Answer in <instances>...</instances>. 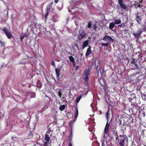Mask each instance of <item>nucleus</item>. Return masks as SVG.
I'll use <instances>...</instances> for the list:
<instances>
[{"instance_id":"obj_36","label":"nucleus","mask_w":146,"mask_h":146,"mask_svg":"<svg viewBox=\"0 0 146 146\" xmlns=\"http://www.w3.org/2000/svg\"><path fill=\"white\" fill-rule=\"evenodd\" d=\"M109 44L108 42H107L106 43H102L101 44V45L102 46H104L106 47Z\"/></svg>"},{"instance_id":"obj_7","label":"nucleus","mask_w":146,"mask_h":146,"mask_svg":"<svg viewBox=\"0 0 146 146\" xmlns=\"http://www.w3.org/2000/svg\"><path fill=\"white\" fill-rule=\"evenodd\" d=\"M2 30L4 31L8 38L10 39L11 38H13V36L12 34L9 31L6 27L4 28Z\"/></svg>"},{"instance_id":"obj_10","label":"nucleus","mask_w":146,"mask_h":146,"mask_svg":"<svg viewBox=\"0 0 146 146\" xmlns=\"http://www.w3.org/2000/svg\"><path fill=\"white\" fill-rule=\"evenodd\" d=\"M126 138L118 140L119 145L120 146H124L125 141H128L127 137H126Z\"/></svg>"},{"instance_id":"obj_17","label":"nucleus","mask_w":146,"mask_h":146,"mask_svg":"<svg viewBox=\"0 0 146 146\" xmlns=\"http://www.w3.org/2000/svg\"><path fill=\"white\" fill-rule=\"evenodd\" d=\"M88 44V40L85 41L83 42L82 44V49H83L85 47H87Z\"/></svg>"},{"instance_id":"obj_15","label":"nucleus","mask_w":146,"mask_h":146,"mask_svg":"<svg viewBox=\"0 0 146 146\" xmlns=\"http://www.w3.org/2000/svg\"><path fill=\"white\" fill-rule=\"evenodd\" d=\"M56 20L54 19H50L49 20L48 23L50 25L53 26L54 24V22H56Z\"/></svg>"},{"instance_id":"obj_42","label":"nucleus","mask_w":146,"mask_h":146,"mask_svg":"<svg viewBox=\"0 0 146 146\" xmlns=\"http://www.w3.org/2000/svg\"><path fill=\"white\" fill-rule=\"evenodd\" d=\"M89 80V77L88 76H86L85 78H84V80L85 81L88 82V81Z\"/></svg>"},{"instance_id":"obj_32","label":"nucleus","mask_w":146,"mask_h":146,"mask_svg":"<svg viewBox=\"0 0 146 146\" xmlns=\"http://www.w3.org/2000/svg\"><path fill=\"white\" fill-rule=\"evenodd\" d=\"M49 141H46L44 142V144L42 146H48L49 143L50 144L51 143V141H50V142H49Z\"/></svg>"},{"instance_id":"obj_62","label":"nucleus","mask_w":146,"mask_h":146,"mask_svg":"<svg viewBox=\"0 0 146 146\" xmlns=\"http://www.w3.org/2000/svg\"><path fill=\"white\" fill-rule=\"evenodd\" d=\"M70 10H69V12H70Z\"/></svg>"},{"instance_id":"obj_2","label":"nucleus","mask_w":146,"mask_h":146,"mask_svg":"<svg viewBox=\"0 0 146 146\" xmlns=\"http://www.w3.org/2000/svg\"><path fill=\"white\" fill-rule=\"evenodd\" d=\"M116 125V122L115 121H111L109 123L108 121L107 122L104 129V137H105V134H108L109 129L111 131H113L115 125Z\"/></svg>"},{"instance_id":"obj_24","label":"nucleus","mask_w":146,"mask_h":146,"mask_svg":"<svg viewBox=\"0 0 146 146\" xmlns=\"http://www.w3.org/2000/svg\"><path fill=\"white\" fill-rule=\"evenodd\" d=\"M126 23H127V22L126 21L125 22L122 23H121L119 25H118V27L120 28L123 27H125L126 26Z\"/></svg>"},{"instance_id":"obj_6","label":"nucleus","mask_w":146,"mask_h":146,"mask_svg":"<svg viewBox=\"0 0 146 146\" xmlns=\"http://www.w3.org/2000/svg\"><path fill=\"white\" fill-rule=\"evenodd\" d=\"M52 130H51L50 129H48V131L46 132L45 135L44 140L45 141H49L50 137L52 136Z\"/></svg>"},{"instance_id":"obj_13","label":"nucleus","mask_w":146,"mask_h":146,"mask_svg":"<svg viewBox=\"0 0 146 146\" xmlns=\"http://www.w3.org/2000/svg\"><path fill=\"white\" fill-rule=\"evenodd\" d=\"M118 3L121 7L123 9H125L126 8V7L125 5L123 4L122 0H118Z\"/></svg>"},{"instance_id":"obj_34","label":"nucleus","mask_w":146,"mask_h":146,"mask_svg":"<svg viewBox=\"0 0 146 146\" xmlns=\"http://www.w3.org/2000/svg\"><path fill=\"white\" fill-rule=\"evenodd\" d=\"M69 59L72 62L74 61V58L72 56H69Z\"/></svg>"},{"instance_id":"obj_27","label":"nucleus","mask_w":146,"mask_h":146,"mask_svg":"<svg viewBox=\"0 0 146 146\" xmlns=\"http://www.w3.org/2000/svg\"><path fill=\"white\" fill-rule=\"evenodd\" d=\"M65 106L64 105H62L60 106L59 108V109L60 111H63L65 109Z\"/></svg>"},{"instance_id":"obj_16","label":"nucleus","mask_w":146,"mask_h":146,"mask_svg":"<svg viewBox=\"0 0 146 146\" xmlns=\"http://www.w3.org/2000/svg\"><path fill=\"white\" fill-rule=\"evenodd\" d=\"M142 33V31H137V34L135 33H133V35L136 38H138L139 36H140L141 35Z\"/></svg>"},{"instance_id":"obj_23","label":"nucleus","mask_w":146,"mask_h":146,"mask_svg":"<svg viewBox=\"0 0 146 146\" xmlns=\"http://www.w3.org/2000/svg\"><path fill=\"white\" fill-rule=\"evenodd\" d=\"M121 21L120 19H116L115 20L114 23L115 25H119L121 23Z\"/></svg>"},{"instance_id":"obj_58","label":"nucleus","mask_w":146,"mask_h":146,"mask_svg":"<svg viewBox=\"0 0 146 146\" xmlns=\"http://www.w3.org/2000/svg\"><path fill=\"white\" fill-rule=\"evenodd\" d=\"M12 139H13V137H12Z\"/></svg>"},{"instance_id":"obj_61","label":"nucleus","mask_w":146,"mask_h":146,"mask_svg":"<svg viewBox=\"0 0 146 146\" xmlns=\"http://www.w3.org/2000/svg\"><path fill=\"white\" fill-rule=\"evenodd\" d=\"M124 129H125H125H126V128H125H125H124Z\"/></svg>"},{"instance_id":"obj_11","label":"nucleus","mask_w":146,"mask_h":146,"mask_svg":"<svg viewBox=\"0 0 146 146\" xmlns=\"http://www.w3.org/2000/svg\"><path fill=\"white\" fill-rule=\"evenodd\" d=\"M139 13L137 12L136 14V18L135 20L138 23L140 24L141 23V17L139 16Z\"/></svg>"},{"instance_id":"obj_28","label":"nucleus","mask_w":146,"mask_h":146,"mask_svg":"<svg viewBox=\"0 0 146 146\" xmlns=\"http://www.w3.org/2000/svg\"><path fill=\"white\" fill-rule=\"evenodd\" d=\"M84 74L85 76H88L90 75V71L88 70H85Z\"/></svg>"},{"instance_id":"obj_25","label":"nucleus","mask_w":146,"mask_h":146,"mask_svg":"<svg viewBox=\"0 0 146 146\" xmlns=\"http://www.w3.org/2000/svg\"><path fill=\"white\" fill-rule=\"evenodd\" d=\"M37 86L39 89L42 87V85L39 80H38L36 84Z\"/></svg>"},{"instance_id":"obj_55","label":"nucleus","mask_w":146,"mask_h":146,"mask_svg":"<svg viewBox=\"0 0 146 146\" xmlns=\"http://www.w3.org/2000/svg\"><path fill=\"white\" fill-rule=\"evenodd\" d=\"M77 48H78V50H79V47L78 46V45H77Z\"/></svg>"},{"instance_id":"obj_8","label":"nucleus","mask_w":146,"mask_h":146,"mask_svg":"<svg viewBox=\"0 0 146 146\" xmlns=\"http://www.w3.org/2000/svg\"><path fill=\"white\" fill-rule=\"evenodd\" d=\"M102 40L107 42H108L109 44L111 42H113L114 41V39L112 38L111 36L107 35H105L102 39Z\"/></svg>"},{"instance_id":"obj_33","label":"nucleus","mask_w":146,"mask_h":146,"mask_svg":"<svg viewBox=\"0 0 146 146\" xmlns=\"http://www.w3.org/2000/svg\"><path fill=\"white\" fill-rule=\"evenodd\" d=\"M119 137L120 138V139H124L125 138H126V137H127L124 135H120L119 136Z\"/></svg>"},{"instance_id":"obj_45","label":"nucleus","mask_w":146,"mask_h":146,"mask_svg":"<svg viewBox=\"0 0 146 146\" xmlns=\"http://www.w3.org/2000/svg\"><path fill=\"white\" fill-rule=\"evenodd\" d=\"M51 64L53 66H54L55 65V62L54 61H51Z\"/></svg>"},{"instance_id":"obj_52","label":"nucleus","mask_w":146,"mask_h":146,"mask_svg":"<svg viewBox=\"0 0 146 146\" xmlns=\"http://www.w3.org/2000/svg\"><path fill=\"white\" fill-rule=\"evenodd\" d=\"M131 122H132V123L133 122V118H132V120H131Z\"/></svg>"},{"instance_id":"obj_40","label":"nucleus","mask_w":146,"mask_h":146,"mask_svg":"<svg viewBox=\"0 0 146 146\" xmlns=\"http://www.w3.org/2000/svg\"><path fill=\"white\" fill-rule=\"evenodd\" d=\"M25 36H26V35H21V36L20 39H21V42H22L23 39L24 38V37Z\"/></svg>"},{"instance_id":"obj_44","label":"nucleus","mask_w":146,"mask_h":146,"mask_svg":"<svg viewBox=\"0 0 146 146\" xmlns=\"http://www.w3.org/2000/svg\"><path fill=\"white\" fill-rule=\"evenodd\" d=\"M72 63L74 67H75L76 66V62L75 61L72 62Z\"/></svg>"},{"instance_id":"obj_3","label":"nucleus","mask_w":146,"mask_h":146,"mask_svg":"<svg viewBox=\"0 0 146 146\" xmlns=\"http://www.w3.org/2000/svg\"><path fill=\"white\" fill-rule=\"evenodd\" d=\"M116 125V122L115 121H111L109 123L108 121L107 122L104 129V137H105V134H108L109 129L111 131H113L115 125Z\"/></svg>"},{"instance_id":"obj_26","label":"nucleus","mask_w":146,"mask_h":146,"mask_svg":"<svg viewBox=\"0 0 146 146\" xmlns=\"http://www.w3.org/2000/svg\"><path fill=\"white\" fill-rule=\"evenodd\" d=\"M33 132L31 131L28 136V139H30L32 138L33 137Z\"/></svg>"},{"instance_id":"obj_12","label":"nucleus","mask_w":146,"mask_h":146,"mask_svg":"<svg viewBox=\"0 0 146 146\" xmlns=\"http://www.w3.org/2000/svg\"><path fill=\"white\" fill-rule=\"evenodd\" d=\"M116 125H115V127H114V129L113 131H111L113 132V134L116 137L115 140H117L118 139V135L117 131H116Z\"/></svg>"},{"instance_id":"obj_1","label":"nucleus","mask_w":146,"mask_h":146,"mask_svg":"<svg viewBox=\"0 0 146 146\" xmlns=\"http://www.w3.org/2000/svg\"><path fill=\"white\" fill-rule=\"evenodd\" d=\"M116 125V122L115 121H111L109 123L108 121L107 122L104 129V137H105V134H108L109 129L111 131H113L115 125Z\"/></svg>"},{"instance_id":"obj_47","label":"nucleus","mask_w":146,"mask_h":146,"mask_svg":"<svg viewBox=\"0 0 146 146\" xmlns=\"http://www.w3.org/2000/svg\"><path fill=\"white\" fill-rule=\"evenodd\" d=\"M106 87L105 86H104L103 88V89L104 90L105 92V91H106Z\"/></svg>"},{"instance_id":"obj_29","label":"nucleus","mask_w":146,"mask_h":146,"mask_svg":"<svg viewBox=\"0 0 146 146\" xmlns=\"http://www.w3.org/2000/svg\"><path fill=\"white\" fill-rule=\"evenodd\" d=\"M139 114L140 115H142V116L144 117L145 116V112L144 111L142 110L139 111Z\"/></svg>"},{"instance_id":"obj_4","label":"nucleus","mask_w":146,"mask_h":146,"mask_svg":"<svg viewBox=\"0 0 146 146\" xmlns=\"http://www.w3.org/2000/svg\"><path fill=\"white\" fill-rule=\"evenodd\" d=\"M86 36V32L84 29H80L79 31V35L78 36V39L80 40H81Z\"/></svg>"},{"instance_id":"obj_31","label":"nucleus","mask_w":146,"mask_h":146,"mask_svg":"<svg viewBox=\"0 0 146 146\" xmlns=\"http://www.w3.org/2000/svg\"><path fill=\"white\" fill-rule=\"evenodd\" d=\"M92 22L90 21H89L87 27L88 28H91L92 27Z\"/></svg>"},{"instance_id":"obj_5","label":"nucleus","mask_w":146,"mask_h":146,"mask_svg":"<svg viewBox=\"0 0 146 146\" xmlns=\"http://www.w3.org/2000/svg\"><path fill=\"white\" fill-rule=\"evenodd\" d=\"M95 66L96 68V71L97 72L98 74L100 72V74H102L101 71V64L100 62V60L98 59H96L95 61Z\"/></svg>"},{"instance_id":"obj_30","label":"nucleus","mask_w":146,"mask_h":146,"mask_svg":"<svg viewBox=\"0 0 146 146\" xmlns=\"http://www.w3.org/2000/svg\"><path fill=\"white\" fill-rule=\"evenodd\" d=\"M82 96H81L77 97L76 100V103H78L79 102Z\"/></svg>"},{"instance_id":"obj_43","label":"nucleus","mask_w":146,"mask_h":146,"mask_svg":"<svg viewBox=\"0 0 146 146\" xmlns=\"http://www.w3.org/2000/svg\"><path fill=\"white\" fill-rule=\"evenodd\" d=\"M48 15V12H47L45 14V21H46V20L47 19V17Z\"/></svg>"},{"instance_id":"obj_39","label":"nucleus","mask_w":146,"mask_h":146,"mask_svg":"<svg viewBox=\"0 0 146 146\" xmlns=\"http://www.w3.org/2000/svg\"><path fill=\"white\" fill-rule=\"evenodd\" d=\"M142 98L143 99V100H146V94H143L142 96Z\"/></svg>"},{"instance_id":"obj_46","label":"nucleus","mask_w":146,"mask_h":146,"mask_svg":"<svg viewBox=\"0 0 146 146\" xmlns=\"http://www.w3.org/2000/svg\"><path fill=\"white\" fill-rule=\"evenodd\" d=\"M141 52H137L136 53V54H138V56H140L141 55Z\"/></svg>"},{"instance_id":"obj_18","label":"nucleus","mask_w":146,"mask_h":146,"mask_svg":"<svg viewBox=\"0 0 146 146\" xmlns=\"http://www.w3.org/2000/svg\"><path fill=\"white\" fill-rule=\"evenodd\" d=\"M142 80V78H141V76H138L136 78L135 81V83L136 84L139 81H141Z\"/></svg>"},{"instance_id":"obj_48","label":"nucleus","mask_w":146,"mask_h":146,"mask_svg":"<svg viewBox=\"0 0 146 146\" xmlns=\"http://www.w3.org/2000/svg\"><path fill=\"white\" fill-rule=\"evenodd\" d=\"M68 146H72V143L71 142H70Z\"/></svg>"},{"instance_id":"obj_19","label":"nucleus","mask_w":146,"mask_h":146,"mask_svg":"<svg viewBox=\"0 0 146 146\" xmlns=\"http://www.w3.org/2000/svg\"><path fill=\"white\" fill-rule=\"evenodd\" d=\"M70 134L68 136V139L69 140L70 142H71L72 141V131L71 129L69 131Z\"/></svg>"},{"instance_id":"obj_57","label":"nucleus","mask_w":146,"mask_h":146,"mask_svg":"<svg viewBox=\"0 0 146 146\" xmlns=\"http://www.w3.org/2000/svg\"><path fill=\"white\" fill-rule=\"evenodd\" d=\"M102 111H100V114H102Z\"/></svg>"},{"instance_id":"obj_14","label":"nucleus","mask_w":146,"mask_h":146,"mask_svg":"<svg viewBox=\"0 0 146 146\" xmlns=\"http://www.w3.org/2000/svg\"><path fill=\"white\" fill-rule=\"evenodd\" d=\"M91 47L90 46H89V48L87 49V51L85 55L87 57H88L92 52L91 50Z\"/></svg>"},{"instance_id":"obj_60","label":"nucleus","mask_w":146,"mask_h":146,"mask_svg":"<svg viewBox=\"0 0 146 146\" xmlns=\"http://www.w3.org/2000/svg\"><path fill=\"white\" fill-rule=\"evenodd\" d=\"M103 70H104V69H102V71H103Z\"/></svg>"},{"instance_id":"obj_20","label":"nucleus","mask_w":146,"mask_h":146,"mask_svg":"<svg viewBox=\"0 0 146 146\" xmlns=\"http://www.w3.org/2000/svg\"><path fill=\"white\" fill-rule=\"evenodd\" d=\"M110 112V109L109 108L107 112L106 113V117L107 118V120L108 121V119H110V114L109 113Z\"/></svg>"},{"instance_id":"obj_49","label":"nucleus","mask_w":146,"mask_h":146,"mask_svg":"<svg viewBox=\"0 0 146 146\" xmlns=\"http://www.w3.org/2000/svg\"><path fill=\"white\" fill-rule=\"evenodd\" d=\"M58 0H54V1L55 3H56L58 2Z\"/></svg>"},{"instance_id":"obj_64","label":"nucleus","mask_w":146,"mask_h":146,"mask_svg":"<svg viewBox=\"0 0 146 146\" xmlns=\"http://www.w3.org/2000/svg\"><path fill=\"white\" fill-rule=\"evenodd\" d=\"M52 3H53L52 2V3H51V4H52Z\"/></svg>"},{"instance_id":"obj_56","label":"nucleus","mask_w":146,"mask_h":146,"mask_svg":"<svg viewBox=\"0 0 146 146\" xmlns=\"http://www.w3.org/2000/svg\"><path fill=\"white\" fill-rule=\"evenodd\" d=\"M72 122L71 121L70 123V125L71 124H72Z\"/></svg>"},{"instance_id":"obj_51","label":"nucleus","mask_w":146,"mask_h":146,"mask_svg":"<svg viewBox=\"0 0 146 146\" xmlns=\"http://www.w3.org/2000/svg\"><path fill=\"white\" fill-rule=\"evenodd\" d=\"M79 68V66H77L76 67V70H77Z\"/></svg>"},{"instance_id":"obj_54","label":"nucleus","mask_w":146,"mask_h":146,"mask_svg":"<svg viewBox=\"0 0 146 146\" xmlns=\"http://www.w3.org/2000/svg\"><path fill=\"white\" fill-rule=\"evenodd\" d=\"M36 144L38 145H40V143H37Z\"/></svg>"},{"instance_id":"obj_21","label":"nucleus","mask_w":146,"mask_h":146,"mask_svg":"<svg viewBox=\"0 0 146 146\" xmlns=\"http://www.w3.org/2000/svg\"><path fill=\"white\" fill-rule=\"evenodd\" d=\"M115 24L113 22H112L110 23L109 28L110 30H113V29L115 26Z\"/></svg>"},{"instance_id":"obj_9","label":"nucleus","mask_w":146,"mask_h":146,"mask_svg":"<svg viewBox=\"0 0 146 146\" xmlns=\"http://www.w3.org/2000/svg\"><path fill=\"white\" fill-rule=\"evenodd\" d=\"M137 60L135 58H133L132 59V61L131 62V66L133 67H135L136 69L137 70H139V68L138 64L137 63Z\"/></svg>"},{"instance_id":"obj_63","label":"nucleus","mask_w":146,"mask_h":146,"mask_svg":"<svg viewBox=\"0 0 146 146\" xmlns=\"http://www.w3.org/2000/svg\"><path fill=\"white\" fill-rule=\"evenodd\" d=\"M35 145H35V144L34 145V146H35Z\"/></svg>"},{"instance_id":"obj_59","label":"nucleus","mask_w":146,"mask_h":146,"mask_svg":"<svg viewBox=\"0 0 146 146\" xmlns=\"http://www.w3.org/2000/svg\"><path fill=\"white\" fill-rule=\"evenodd\" d=\"M69 93L71 94V93H70V91L69 92Z\"/></svg>"},{"instance_id":"obj_41","label":"nucleus","mask_w":146,"mask_h":146,"mask_svg":"<svg viewBox=\"0 0 146 146\" xmlns=\"http://www.w3.org/2000/svg\"><path fill=\"white\" fill-rule=\"evenodd\" d=\"M0 43L1 46L3 47L4 46L5 43L4 42H2L1 40H0Z\"/></svg>"},{"instance_id":"obj_38","label":"nucleus","mask_w":146,"mask_h":146,"mask_svg":"<svg viewBox=\"0 0 146 146\" xmlns=\"http://www.w3.org/2000/svg\"><path fill=\"white\" fill-rule=\"evenodd\" d=\"M78 109L77 108L76 110V114L75 115V118H76L78 116Z\"/></svg>"},{"instance_id":"obj_22","label":"nucleus","mask_w":146,"mask_h":146,"mask_svg":"<svg viewBox=\"0 0 146 146\" xmlns=\"http://www.w3.org/2000/svg\"><path fill=\"white\" fill-rule=\"evenodd\" d=\"M55 71L57 77L58 78L60 74V70L58 68H56Z\"/></svg>"},{"instance_id":"obj_37","label":"nucleus","mask_w":146,"mask_h":146,"mask_svg":"<svg viewBox=\"0 0 146 146\" xmlns=\"http://www.w3.org/2000/svg\"><path fill=\"white\" fill-rule=\"evenodd\" d=\"M98 28V26L96 24H94L93 25V29L95 30L96 31L97 29Z\"/></svg>"},{"instance_id":"obj_35","label":"nucleus","mask_w":146,"mask_h":146,"mask_svg":"<svg viewBox=\"0 0 146 146\" xmlns=\"http://www.w3.org/2000/svg\"><path fill=\"white\" fill-rule=\"evenodd\" d=\"M58 94L60 98H61L62 93L61 92V90L60 89H59L58 90Z\"/></svg>"},{"instance_id":"obj_50","label":"nucleus","mask_w":146,"mask_h":146,"mask_svg":"<svg viewBox=\"0 0 146 146\" xmlns=\"http://www.w3.org/2000/svg\"><path fill=\"white\" fill-rule=\"evenodd\" d=\"M109 145L110 146H112L113 145V144L112 143H110V144Z\"/></svg>"},{"instance_id":"obj_53","label":"nucleus","mask_w":146,"mask_h":146,"mask_svg":"<svg viewBox=\"0 0 146 146\" xmlns=\"http://www.w3.org/2000/svg\"><path fill=\"white\" fill-rule=\"evenodd\" d=\"M121 131H123V133H124L123 132H124V130L123 129H121Z\"/></svg>"}]
</instances>
